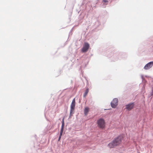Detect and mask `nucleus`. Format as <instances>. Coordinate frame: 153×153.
I'll use <instances>...</instances> for the list:
<instances>
[{"label": "nucleus", "mask_w": 153, "mask_h": 153, "mask_svg": "<svg viewBox=\"0 0 153 153\" xmlns=\"http://www.w3.org/2000/svg\"><path fill=\"white\" fill-rule=\"evenodd\" d=\"M122 137H121L119 136L113 141L114 142V143L116 146L120 143L122 141Z\"/></svg>", "instance_id": "f03ea898"}, {"label": "nucleus", "mask_w": 153, "mask_h": 153, "mask_svg": "<svg viewBox=\"0 0 153 153\" xmlns=\"http://www.w3.org/2000/svg\"><path fill=\"white\" fill-rule=\"evenodd\" d=\"M98 127L102 129L104 128L105 126V123L104 119L100 118L97 121Z\"/></svg>", "instance_id": "f257e3e1"}, {"label": "nucleus", "mask_w": 153, "mask_h": 153, "mask_svg": "<svg viewBox=\"0 0 153 153\" xmlns=\"http://www.w3.org/2000/svg\"><path fill=\"white\" fill-rule=\"evenodd\" d=\"M63 131V130H61L60 135H59L60 136H62V135Z\"/></svg>", "instance_id": "9b49d317"}, {"label": "nucleus", "mask_w": 153, "mask_h": 153, "mask_svg": "<svg viewBox=\"0 0 153 153\" xmlns=\"http://www.w3.org/2000/svg\"><path fill=\"white\" fill-rule=\"evenodd\" d=\"M75 105V99H74L72 101L71 105L70 114H71L74 111Z\"/></svg>", "instance_id": "20e7f679"}, {"label": "nucleus", "mask_w": 153, "mask_h": 153, "mask_svg": "<svg viewBox=\"0 0 153 153\" xmlns=\"http://www.w3.org/2000/svg\"><path fill=\"white\" fill-rule=\"evenodd\" d=\"M153 65V61L150 62L146 64L144 67V69L148 70L151 68Z\"/></svg>", "instance_id": "423d86ee"}, {"label": "nucleus", "mask_w": 153, "mask_h": 153, "mask_svg": "<svg viewBox=\"0 0 153 153\" xmlns=\"http://www.w3.org/2000/svg\"><path fill=\"white\" fill-rule=\"evenodd\" d=\"M89 111V108L88 107H85V109L84 110V112L85 115V116H86L87 115Z\"/></svg>", "instance_id": "1a4fd4ad"}, {"label": "nucleus", "mask_w": 153, "mask_h": 153, "mask_svg": "<svg viewBox=\"0 0 153 153\" xmlns=\"http://www.w3.org/2000/svg\"><path fill=\"white\" fill-rule=\"evenodd\" d=\"M118 103V100L117 98H115L113 99L111 102V105L112 108H115L117 105Z\"/></svg>", "instance_id": "7ed1b4c3"}, {"label": "nucleus", "mask_w": 153, "mask_h": 153, "mask_svg": "<svg viewBox=\"0 0 153 153\" xmlns=\"http://www.w3.org/2000/svg\"><path fill=\"white\" fill-rule=\"evenodd\" d=\"M134 105V103H130L126 105V108L127 110H130L133 108Z\"/></svg>", "instance_id": "0eeeda50"}, {"label": "nucleus", "mask_w": 153, "mask_h": 153, "mask_svg": "<svg viewBox=\"0 0 153 153\" xmlns=\"http://www.w3.org/2000/svg\"><path fill=\"white\" fill-rule=\"evenodd\" d=\"M89 47V44L87 43H85L82 49V51L83 52H86L88 50Z\"/></svg>", "instance_id": "39448f33"}, {"label": "nucleus", "mask_w": 153, "mask_h": 153, "mask_svg": "<svg viewBox=\"0 0 153 153\" xmlns=\"http://www.w3.org/2000/svg\"><path fill=\"white\" fill-rule=\"evenodd\" d=\"M88 92H89V90L88 88H87L86 89V90L85 91V93L84 94V97H85L88 94Z\"/></svg>", "instance_id": "9d476101"}, {"label": "nucleus", "mask_w": 153, "mask_h": 153, "mask_svg": "<svg viewBox=\"0 0 153 153\" xmlns=\"http://www.w3.org/2000/svg\"><path fill=\"white\" fill-rule=\"evenodd\" d=\"M108 146L111 149L114 148L115 146H116L114 144V142L113 141L111 143H109L108 145Z\"/></svg>", "instance_id": "6e6552de"}, {"label": "nucleus", "mask_w": 153, "mask_h": 153, "mask_svg": "<svg viewBox=\"0 0 153 153\" xmlns=\"http://www.w3.org/2000/svg\"><path fill=\"white\" fill-rule=\"evenodd\" d=\"M62 124H63V125H64V118H63L62 119Z\"/></svg>", "instance_id": "ddd939ff"}, {"label": "nucleus", "mask_w": 153, "mask_h": 153, "mask_svg": "<svg viewBox=\"0 0 153 153\" xmlns=\"http://www.w3.org/2000/svg\"><path fill=\"white\" fill-rule=\"evenodd\" d=\"M103 1L105 3L108 2V1L107 0H103Z\"/></svg>", "instance_id": "2eb2a0df"}, {"label": "nucleus", "mask_w": 153, "mask_h": 153, "mask_svg": "<svg viewBox=\"0 0 153 153\" xmlns=\"http://www.w3.org/2000/svg\"><path fill=\"white\" fill-rule=\"evenodd\" d=\"M64 125L63 124H62L61 130H63Z\"/></svg>", "instance_id": "f8f14e48"}, {"label": "nucleus", "mask_w": 153, "mask_h": 153, "mask_svg": "<svg viewBox=\"0 0 153 153\" xmlns=\"http://www.w3.org/2000/svg\"><path fill=\"white\" fill-rule=\"evenodd\" d=\"M151 95H153V88H152V92Z\"/></svg>", "instance_id": "dca6fc26"}, {"label": "nucleus", "mask_w": 153, "mask_h": 153, "mask_svg": "<svg viewBox=\"0 0 153 153\" xmlns=\"http://www.w3.org/2000/svg\"><path fill=\"white\" fill-rule=\"evenodd\" d=\"M61 137V136H59V139H58V141H59L60 140Z\"/></svg>", "instance_id": "4468645a"}]
</instances>
